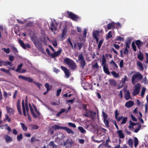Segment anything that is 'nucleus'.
Returning <instances> with one entry per match:
<instances>
[{"label":"nucleus","instance_id":"nucleus-52","mask_svg":"<svg viewBox=\"0 0 148 148\" xmlns=\"http://www.w3.org/2000/svg\"><path fill=\"white\" fill-rule=\"evenodd\" d=\"M99 32L97 31H95L93 32V37L94 38L97 37L99 34Z\"/></svg>","mask_w":148,"mask_h":148},{"label":"nucleus","instance_id":"nucleus-7","mask_svg":"<svg viewBox=\"0 0 148 148\" xmlns=\"http://www.w3.org/2000/svg\"><path fill=\"white\" fill-rule=\"evenodd\" d=\"M66 13L68 15V17L73 20L77 21L79 18V17L78 16L73 14L71 12L67 11Z\"/></svg>","mask_w":148,"mask_h":148},{"label":"nucleus","instance_id":"nucleus-63","mask_svg":"<svg viewBox=\"0 0 148 148\" xmlns=\"http://www.w3.org/2000/svg\"><path fill=\"white\" fill-rule=\"evenodd\" d=\"M103 115V119H107L108 115L104 112H102Z\"/></svg>","mask_w":148,"mask_h":148},{"label":"nucleus","instance_id":"nucleus-27","mask_svg":"<svg viewBox=\"0 0 148 148\" xmlns=\"http://www.w3.org/2000/svg\"><path fill=\"white\" fill-rule=\"evenodd\" d=\"M139 53L137 56V57L139 60L140 61H142L143 59V55L140 51Z\"/></svg>","mask_w":148,"mask_h":148},{"label":"nucleus","instance_id":"nucleus-4","mask_svg":"<svg viewBox=\"0 0 148 148\" xmlns=\"http://www.w3.org/2000/svg\"><path fill=\"white\" fill-rule=\"evenodd\" d=\"M30 38L31 40L33 41L35 46L37 47H39L40 46V44L36 36L34 34L32 35L29 33Z\"/></svg>","mask_w":148,"mask_h":148},{"label":"nucleus","instance_id":"nucleus-54","mask_svg":"<svg viewBox=\"0 0 148 148\" xmlns=\"http://www.w3.org/2000/svg\"><path fill=\"white\" fill-rule=\"evenodd\" d=\"M122 80L123 84H124L125 81H127L128 80V78L125 75L124 77L123 78Z\"/></svg>","mask_w":148,"mask_h":148},{"label":"nucleus","instance_id":"nucleus-29","mask_svg":"<svg viewBox=\"0 0 148 148\" xmlns=\"http://www.w3.org/2000/svg\"><path fill=\"white\" fill-rule=\"evenodd\" d=\"M137 64L140 70H143L144 69L142 64L139 61H137Z\"/></svg>","mask_w":148,"mask_h":148},{"label":"nucleus","instance_id":"nucleus-1","mask_svg":"<svg viewBox=\"0 0 148 148\" xmlns=\"http://www.w3.org/2000/svg\"><path fill=\"white\" fill-rule=\"evenodd\" d=\"M18 77L19 79H21L28 82L30 83L33 82V83L36 85L40 89L41 86H42V84L38 82L33 81V79L32 78L26 77L21 75H19Z\"/></svg>","mask_w":148,"mask_h":148},{"label":"nucleus","instance_id":"nucleus-16","mask_svg":"<svg viewBox=\"0 0 148 148\" xmlns=\"http://www.w3.org/2000/svg\"><path fill=\"white\" fill-rule=\"evenodd\" d=\"M124 95L125 99L127 100H128L130 98L131 99L130 92L128 90H127L125 91L124 93Z\"/></svg>","mask_w":148,"mask_h":148},{"label":"nucleus","instance_id":"nucleus-57","mask_svg":"<svg viewBox=\"0 0 148 148\" xmlns=\"http://www.w3.org/2000/svg\"><path fill=\"white\" fill-rule=\"evenodd\" d=\"M68 125L70 127H73V128H75L76 126L73 123H72L70 122L68 123Z\"/></svg>","mask_w":148,"mask_h":148},{"label":"nucleus","instance_id":"nucleus-45","mask_svg":"<svg viewBox=\"0 0 148 148\" xmlns=\"http://www.w3.org/2000/svg\"><path fill=\"white\" fill-rule=\"evenodd\" d=\"M78 129L83 134H85L86 133V131L85 130L84 128L83 127H79Z\"/></svg>","mask_w":148,"mask_h":148},{"label":"nucleus","instance_id":"nucleus-30","mask_svg":"<svg viewBox=\"0 0 148 148\" xmlns=\"http://www.w3.org/2000/svg\"><path fill=\"white\" fill-rule=\"evenodd\" d=\"M5 140L7 143L11 142L12 140V138L10 136L8 135H6L5 138Z\"/></svg>","mask_w":148,"mask_h":148},{"label":"nucleus","instance_id":"nucleus-21","mask_svg":"<svg viewBox=\"0 0 148 148\" xmlns=\"http://www.w3.org/2000/svg\"><path fill=\"white\" fill-rule=\"evenodd\" d=\"M109 82L110 84L112 86H116V83L115 81L113 79H110L109 80Z\"/></svg>","mask_w":148,"mask_h":148},{"label":"nucleus","instance_id":"nucleus-38","mask_svg":"<svg viewBox=\"0 0 148 148\" xmlns=\"http://www.w3.org/2000/svg\"><path fill=\"white\" fill-rule=\"evenodd\" d=\"M20 124L21 125V127L23 131H26L27 130V128L24 123H21Z\"/></svg>","mask_w":148,"mask_h":148},{"label":"nucleus","instance_id":"nucleus-25","mask_svg":"<svg viewBox=\"0 0 148 148\" xmlns=\"http://www.w3.org/2000/svg\"><path fill=\"white\" fill-rule=\"evenodd\" d=\"M52 129L54 130H57L59 129H63L64 127L60 126L58 125H55L52 127Z\"/></svg>","mask_w":148,"mask_h":148},{"label":"nucleus","instance_id":"nucleus-37","mask_svg":"<svg viewBox=\"0 0 148 148\" xmlns=\"http://www.w3.org/2000/svg\"><path fill=\"white\" fill-rule=\"evenodd\" d=\"M3 65L5 66H7V62L4 61L0 60V66H2Z\"/></svg>","mask_w":148,"mask_h":148},{"label":"nucleus","instance_id":"nucleus-58","mask_svg":"<svg viewBox=\"0 0 148 148\" xmlns=\"http://www.w3.org/2000/svg\"><path fill=\"white\" fill-rule=\"evenodd\" d=\"M145 90H146L145 88H144V87H143V89L141 90V95L142 97H144V96L145 94Z\"/></svg>","mask_w":148,"mask_h":148},{"label":"nucleus","instance_id":"nucleus-64","mask_svg":"<svg viewBox=\"0 0 148 148\" xmlns=\"http://www.w3.org/2000/svg\"><path fill=\"white\" fill-rule=\"evenodd\" d=\"M11 47V48L13 50L14 53H15L16 52H18V50L14 46H12Z\"/></svg>","mask_w":148,"mask_h":148},{"label":"nucleus","instance_id":"nucleus-28","mask_svg":"<svg viewBox=\"0 0 148 148\" xmlns=\"http://www.w3.org/2000/svg\"><path fill=\"white\" fill-rule=\"evenodd\" d=\"M115 23H110L108 24L107 25V29L109 30L112 28L114 27Z\"/></svg>","mask_w":148,"mask_h":148},{"label":"nucleus","instance_id":"nucleus-50","mask_svg":"<svg viewBox=\"0 0 148 148\" xmlns=\"http://www.w3.org/2000/svg\"><path fill=\"white\" fill-rule=\"evenodd\" d=\"M23 138V136L22 134H20L19 135H18L17 136V140L18 141H20Z\"/></svg>","mask_w":148,"mask_h":148},{"label":"nucleus","instance_id":"nucleus-40","mask_svg":"<svg viewBox=\"0 0 148 148\" xmlns=\"http://www.w3.org/2000/svg\"><path fill=\"white\" fill-rule=\"evenodd\" d=\"M66 43L68 44L69 45H70L71 47V48L72 49H73V46L72 44V43L71 41V39L70 38H69L68 39L66 40Z\"/></svg>","mask_w":148,"mask_h":148},{"label":"nucleus","instance_id":"nucleus-56","mask_svg":"<svg viewBox=\"0 0 148 148\" xmlns=\"http://www.w3.org/2000/svg\"><path fill=\"white\" fill-rule=\"evenodd\" d=\"M124 39L120 36H118L116 37V40L119 41H124Z\"/></svg>","mask_w":148,"mask_h":148},{"label":"nucleus","instance_id":"nucleus-20","mask_svg":"<svg viewBox=\"0 0 148 148\" xmlns=\"http://www.w3.org/2000/svg\"><path fill=\"white\" fill-rule=\"evenodd\" d=\"M29 106L30 109V111L31 112V114L33 117L34 119L36 118H37V116L35 114V113H34L33 108L32 107V106L29 103Z\"/></svg>","mask_w":148,"mask_h":148},{"label":"nucleus","instance_id":"nucleus-61","mask_svg":"<svg viewBox=\"0 0 148 148\" xmlns=\"http://www.w3.org/2000/svg\"><path fill=\"white\" fill-rule=\"evenodd\" d=\"M39 127L38 125H32V129H38Z\"/></svg>","mask_w":148,"mask_h":148},{"label":"nucleus","instance_id":"nucleus-3","mask_svg":"<svg viewBox=\"0 0 148 148\" xmlns=\"http://www.w3.org/2000/svg\"><path fill=\"white\" fill-rule=\"evenodd\" d=\"M143 78L142 75L139 72L133 75L132 77V84H135L137 82Z\"/></svg>","mask_w":148,"mask_h":148},{"label":"nucleus","instance_id":"nucleus-48","mask_svg":"<svg viewBox=\"0 0 148 148\" xmlns=\"http://www.w3.org/2000/svg\"><path fill=\"white\" fill-rule=\"evenodd\" d=\"M103 122L107 127H110V125H109V121L107 119H103Z\"/></svg>","mask_w":148,"mask_h":148},{"label":"nucleus","instance_id":"nucleus-34","mask_svg":"<svg viewBox=\"0 0 148 148\" xmlns=\"http://www.w3.org/2000/svg\"><path fill=\"white\" fill-rule=\"evenodd\" d=\"M131 42V40L130 39H129L126 41V47L127 48H129L130 47V44Z\"/></svg>","mask_w":148,"mask_h":148},{"label":"nucleus","instance_id":"nucleus-31","mask_svg":"<svg viewBox=\"0 0 148 148\" xmlns=\"http://www.w3.org/2000/svg\"><path fill=\"white\" fill-rule=\"evenodd\" d=\"M102 66H103L104 65H108L106 64V60L105 57V56L104 55H103L102 56Z\"/></svg>","mask_w":148,"mask_h":148},{"label":"nucleus","instance_id":"nucleus-5","mask_svg":"<svg viewBox=\"0 0 148 148\" xmlns=\"http://www.w3.org/2000/svg\"><path fill=\"white\" fill-rule=\"evenodd\" d=\"M78 60L80 61L79 63L80 66L82 69H84L86 63L82 53L79 54L78 56Z\"/></svg>","mask_w":148,"mask_h":148},{"label":"nucleus","instance_id":"nucleus-62","mask_svg":"<svg viewBox=\"0 0 148 148\" xmlns=\"http://www.w3.org/2000/svg\"><path fill=\"white\" fill-rule=\"evenodd\" d=\"M62 91V89L61 88H60L58 89L57 91V93H56V96H59Z\"/></svg>","mask_w":148,"mask_h":148},{"label":"nucleus","instance_id":"nucleus-33","mask_svg":"<svg viewBox=\"0 0 148 148\" xmlns=\"http://www.w3.org/2000/svg\"><path fill=\"white\" fill-rule=\"evenodd\" d=\"M135 43L138 48L139 49L140 48V46L142 45L143 44V43L139 40H136L135 42Z\"/></svg>","mask_w":148,"mask_h":148},{"label":"nucleus","instance_id":"nucleus-19","mask_svg":"<svg viewBox=\"0 0 148 148\" xmlns=\"http://www.w3.org/2000/svg\"><path fill=\"white\" fill-rule=\"evenodd\" d=\"M134 102L133 101H129L125 103V106L127 108H130L132 106L134 105Z\"/></svg>","mask_w":148,"mask_h":148},{"label":"nucleus","instance_id":"nucleus-6","mask_svg":"<svg viewBox=\"0 0 148 148\" xmlns=\"http://www.w3.org/2000/svg\"><path fill=\"white\" fill-rule=\"evenodd\" d=\"M22 107L23 110V115L26 116V110L27 112V114L28 113L29 111V109L28 105V103L27 101H26L25 103V105H24V100H23L22 101Z\"/></svg>","mask_w":148,"mask_h":148},{"label":"nucleus","instance_id":"nucleus-35","mask_svg":"<svg viewBox=\"0 0 148 148\" xmlns=\"http://www.w3.org/2000/svg\"><path fill=\"white\" fill-rule=\"evenodd\" d=\"M51 26L52 27H50V29L52 31H53V29L55 31H56L57 28L56 26L54 24L52 21L51 22Z\"/></svg>","mask_w":148,"mask_h":148},{"label":"nucleus","instance_id":"nucleus-42","mask_svg":"<svg viewBox=\"0 0 148 148\" xmlns=\"http://www.w3.org/2000/svg\"><path fill=\"white\" fill-rule=\"evenodd\" d=\"M23 64L21 63L17 67V69L15 70V71L19 73L20 72L21 68Z\"/></svg>","mask_w":148,"mask_h":148},{"label":"nucleus","instance_id":"nucleus-14","mask_svg":"<svg viewBox=\"0 0 148 148\" xmlns=\"http://www.w3.org/2000/svg\"><path fill=\"white\" fill-rule=\"evenodd\" d=\"M114 113L115 119L118 122L120 121L122 118L123 116H121L118 117L119 113L118 112V110H117L115 111Z\"/></svg>","mask_w":148,"mask_h":148},{"label":"nucleus","instance_id":"nucleus-47","mask_svg":"<svg viewBox=\"0 0 148 148\" xmlns=\"http://www.w3.org/2000/svg\"><path fill=\"white\" fill-rule=\"evenodd\" d=\"M146 99L147 101V103H146L145 104V113H146L147 112V110L148 109V95L146 96Z\"/></svg>","mask_w":148,"mask_h":148},{"label":"nucleus","instance_id":"nucleus-13","mask_svg":"<svg viewBox=\"0 0 148 148\" xmlns=\"http://www.w3.org/2000/svg\"><path fill=\"white\" fill-rule=\"evenodd\" d=\"M62 49L61 48L59 49L57 51L51 54V56L52 58H54L56 57H58L60 55L62 51Z\"/></svg>","mask_w":148,"mask_h":148},{"label":"nucleus","instance_id":"nucleus-49","mask_svg":"<svg viewBox=\"0 0 148 148\" xmlns=\"http://www.w3.org/2000/svg\"><path fill=\"white\" fill-rule=\"evenodd\" d=\"M33 25V23L32 22H30L28 23H27L25 25V27H31Z\"/></svg>","mask_w":148,"mask_h":148},{"label":"nucleus","instance_id":"nucleus-43","mask_svg":"<svg viewBox=\"0 0 148 148\" xmlns=\"http://www.w3.org/2000/svg\"><path fill=\"white\" fill-rule=\"evenodd\" d=\"M134 145L135 147H136L138 144V138L136 137L134 138Z\"/></svg>","mask_w":148,"mask_h":148},{"label":"nucleus","instance_id":"nucleus-41","mask_svg":"<svg viewBox=\"0 0 148 148\" xmlns=\"http://www.w3.org/2000/svg\"><path fill=\"white\" fill-rule=\"evenodd\" d=\"M122 120L121 123V124H125L127 121V117H122Z\"/></svg>","mask_w":148,"mask_h":148},{"label":"nucleus","instance_id":"nucleus-2","mask_svg":"<svg viewBox=\"0 0 148 148\" xmlns=\"http://www.w3.org/2000/svg\"><path fill=\"white\" fill-rule=\"evenodd\" d=\"M64 62L67 64L72 70H74L77 67L75 63L69 58H66L64 60Z\"/></svg>","mask_w":148,"mask_h":148},{"label":"nucleus","instance_id":"nucleus-18","mask_svg":"<svg viewBox=\"0 0 148 148\" xmlns=\"http://www.w3.org/2000/svg\"><path fill=\"white\" fill-rule=\"evenodd\" d=\"M73 141L70 138H68L66 142H64V146H66L67 145H70L71 146L73 144Z\"/></svg>","mask_w":148,"mask_h":148},{"label":"nucleus","instance_id":"nucleus-60","mask_svg":"<svg viewBox=\"0 0 148 148\" xmlns=\"http://www.w3.org/2000/svg\"><path fill=\"white\" fill-rule=\"evenodd\" d=\"M45 87L46 88L47 90H50V85L48 83H46L45 85Z\"/></svg>","mask_w":148,"mask_h":148},{"label":"nucleus","instance_id":"nucleus-9","mask_svg":"<svg viewBox=\"0 0 148 148\" xmlns=\"http://www.w3.org/2000/svg\"><path fill=\"white\" fill-rule=\"evenodd\" d=\"M136 124L138 125V127L137 129L134 130V132L135 133H137L139 130H140L141 127V125L139 123H135L133 122H132L131 120H130L129 121V125L131 126H134Z\"/></svg>","mask_w":148,"mask_h":148},{"label":"nucleus","instance_id":"nucleus-39","mask_svg":"<svg viewBox=\"0 0 148 148\" xmlns=\"http://www.w3.org/2000/svg\"><path fill=\"white\" fill-rule=\"evenodd\" d=\"M87 112H86V113L85 114H83V116H85V117H90L91 116V113H90L89 112V111H90V110H87Z\"/></svg>","mask_w":148,"mask_h":148},{"label":"nucleus","instance_id":"nucleus-23","mask_svg":"<svg viewBox=\"0 0 148 148\" xmlns=\"http://www.w3.org/2000/svg\"><path fill=\"white\" fill-rule=\"evenodd\" d=\"M67 32V27L65 26L62 30L61 38H63L66 35Z\"/></svg>","mask_w":148,"mask_h":148},{"label":"nucleus","instance_id":"nucleus-8","mask_svg":"<svg viewBox=\"0 0 148 148\" xmlns=\"http://www.w3.org/2000/svg\"><path fill=\"white\" fill-rule=\"evenodd\" d=\"M141 85L139 83H137L136 84L134 87L135 88L133 90V96H135L139 94L140 91V89Z\"/></svg>","mask_w":148,"mask_h":148},{"label":"nucleus","instance_id":"nucleus-22","mask_svg":"<svg viewBox=\"0 0 148 148\" xmlns=\"http://www.w3.org/2000/svg\"><path fill=\"white\" fill-rule=\"evenodd\" d=\"M103 70L105 73L108 75H110V72L108 68V65L103 66Z\"/></svg>","mask_w":148,"mask_h":148},{"label":"nucleus","instance_id":"nucleus-11","mask_svg":"<svg viewBox=\"0 0 148 148\" xmlns=\"http://www.w3.org/2000/svg\"><path fill=\"white\" fill-rule=\"evenodd\" d=\"M60 68L64 71L66 78H69L70 75V73L69 69L66 67L63 66H61Z\"/></svg>","mask_w":148,"mask_h":148},{"label":"nucleus","instance_id":"nucleus-53","mask_svg":"<svg viewBox=\"0 0 148 148\" xmlns=\"http://www.w3.org/2000/svg\"><path fill=\"white\" fill-rule=\"evenodd\" d=\"M112 32L111 31H110L108 33L107 35V38L109 39L112 37Z\"/></svg>","mask_w":148,"mask_h":148},{"label":"nucleus","instance_id":"nucleus-46","mask_svg":"<svg viewBox=\"0 0 148 148\" xmlns=\"http://www.w3.org/2000/svg\"><path fill=\"white\" fill-rule=\"evenodd\" d=\"M84 45V42H77V45L79 47L78 49L79 50H81V49H82V48Z\"/></svg>","mask_w":148,"mask_h":148},{"label":"nucleus","instance_id":"nucleus-10","mask_svg":"<svg viewBox=\"0 0 148 148\" xmlns=\"http://www.w3.org/2000/svg\"><path fill=\"white\" fill-rule=\"evenodd\" d=\"M18 41L20 46L24 49H26L27 48L29 49L31 48V46L29 44L26 43L25 44L21 40L19 39Z\"/></svg>","mask_w":148,"mask_h":148},{"label":"nucleus","instance_id":"nucleus-59","mask_svg":"<svg viewBox=\"0 0 148 148\" xmlns=\"http://www.w3.org/2000/svg\"><path fill=\"white\" fill-rule=\"evenodd\" d=\"M132 47L133 50L136 51V46L135 45L134 42H133L132 44Z\"/></svg>","mask_w":148,"mask_h":148},{"label":"nucleus","instance_id":"nucleus-24","mask_svg":"<svg viewBox=\"0 0 148 148\" xmlns=\"http://www.w3.org/2000/svg\"><path fill=\"white\" fill-rule=\"evenodd\" d=\"M116 133L118 134L120 138H124L125 136L122 132V130H119Z\"/></svg>","mask_w":148,"mask_h":148},{"label":"nucleus","instance_id":"nucleus-12","mask_svg":"<svg viewBox=\"0 0 148 148\" xmlns=\"http://www.w3.org/2000/svg\"><path fill=\"white\" fill-rule=\"evenodd\" d=\"M42 148H57V146L53 141H51L47 145V146L45 145Z\"/></svg>","mask_w":148,"mask_h":148},{"label":"nucleus","instance_id":"nucleus-32","mask_svg":"<svg viewBox=\"0 0 148 148\" xmlns=\"http://www.w3.org/2000/svg\"><path fill=\"white\" fill-rule=\"evenodd\" d=\"M0 70L6 73V74L10 75V76L11 75V74L9 70H6L4 68H1L0 69Z\"/></svg>","mask_w":148,"mask_h":148},{"label":"nucleus","instance_id":"nucleus-15","mask_svg":"<svg viewBox=\"0 0 148 148\" xmlns=\"http://www.w3.org/2000/svg\"><path fill=\"white\" fill-rule=\"evenodd\" d=\"M6 110L8 113H9L10 115H13L14 114V110L8 106H6Z\"/></svg>","mask_w":148,"mask_h":148},{"label":"nucleus","instance_id":"nucleus-36","mask_svg":"<svg viewBox=\"0 0 148 148\" xmlns=\"http://www.w3.org/2000/svg\"><path fill=\"white\" fill-rule=\"evenodd\" d=\"M111 73L113 76L116 78H117L119 76V74L118 73H116L115 71H112L111 72Z\"/></svg>","mask_w":148,"mask_h":148},{"label":"nucleus","instance_id":"nucleus-17","mask_svg":"<svg viewBox=\"0 0 148 148\" xmlns=\"http://www.w3.org/2000/svg\"><path fill=\"white\" fill-rule=\"evenodd\" d=\"M16 106L17 109L19 114L21 115H22V113L21 111V108L20 101L19 99L17 101Z\"/></svg>","mask_w":148,"mask_h":148},{"label":"nucleus","instance_id":"nucleus-26","mask_svg":"<svg viewBox=\"0 0 148 148\" xmlns=\"http://www.w3.org/2000/svg\"><path fill=\"white\" fill-rule=\"evenodd\" d=\"M63 130L66 131L69 134H73L74 133V132L71 130L67 127H64Z\"/></svg>","mask_w":148,"mask_h":148},{"label":"nucleus","instance_id":"nucleus-44","mask_svg":"<svg viewBox=\"0 0 148 148\" xmlns=\"http://www.w3.org/2000/svg\"><path fill=\"white\" fill-rule=\"evenodd\" d=\"M133 140L132 138H130L128 140V144L131 148H132L133 147Z\"/></svg>","mask_w":148,"mask_h":148},{"label":"nucleus","instance_id":"nucleus-51","mask_svg":"<svg viewBox=\"0 0 148 148\" xmlns=\"http://www.w3.org/2000/svg\"><path fill=\"white\" fill-rule=\"evenodd\" d=\"M103 39L99 41V44H98V49H100L101 47V45L102 44V43H103Z\"/></svg>","mask_w":148,"mask_h":148},{"label":"nucleus","instance_id":"nucleus-55","mask_svg":"<svg viewBox=\"0 0 148 148\" xmlns=\"http://www.w3.org/2000/svg\"><path fill=\"white\" fill-rule=\"evenodd\" d=\"M3 49L4 51L7 54L9 53L10 52V49L9 48L6 49L5 48L2 49Z\"/></svg>","mask_w":148,"mask_h":148}]
</instances>
